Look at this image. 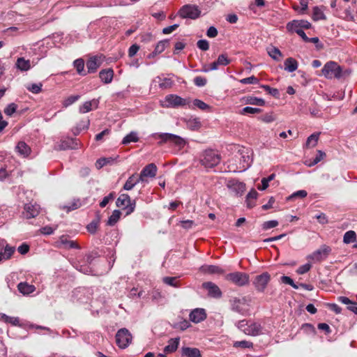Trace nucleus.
Returning a JSON list of instances; mask_svg holds the SVG:
<instances>
[{"label":"nucleus","instance_id":"obj_1","mask_svg":"<svg viewBox=\"0 0 357 357\" xmlns=\"http://www.w3.org/2000/svg\"><path fill=\"white\" fill-rule=\"evenodd\" d=\"M220 160V155L212 149L205 150L199 156L200 163L205 168H212L218 165Z\"/></svg>","mask_w":357,"mask_h":357},{"label":"nucleus","instance_id":"obj_2","mask_svg":"<svg viewBox=\"0 0 357 357\" xmlns=\"http://www.w3.org/2000/svg\"><path fill=\"white\" fill-rule=\"evenodd\" d=\"M231 310L242 315H248L250 310V304L245 297H234L230 300Z\"/></svg>","mask_w":357,"mask_h":357},{"label":"nucleus","instance_id":"obj_3","mask_svg":"<svg viewBox=\"0 0 357 357\" xmlns=\"http://www.w3.org/2000/svg\"><path fill=\"white\" fill-rule=\"evenodd\" d=\"M342 71L341 67L334 61L327 62L322 68L323 75L328 79L342 77Z\"/></svg>","mask_w":357,"mask_h":357},{"label":"nucleus","instance_id":"obj_4","mask_svg":"<svg viewBox=\"0 0 357 357\" xmlns=\"http://www.w3.org/2000/svg\"><path fill=\"white\" fill-rule=\"evenodd\" d=\"M116 343L121 349H126L132 342V336L129 331L123 328L119 329L116 334Z\"/></svg>","mask_w":357,"mask_h":357},{"label":"nucleus","instance_id":"obj_5","mask_svg":"<svg viewBox=\"0 0 357 357\" xmlns=\"http://www.w3.org/2000/svg\"><path fill=\"white\" fill-rule=\"evenodd\" d=\"M116 205L119 208L127 210L126 215H129L135 211L136 202L135 200L132 202L128 194H121L117 198Z\"/></svg>","mask_w":357,"mask_h":357},{"label":"nucleus","instance_id":"obj_6","mask_svg":"<svg viewBox=\"0 0 357 357\" xmlns=\"http://www.w3.org/2000/svg\"><path fill=\"white\" fill-rule=\"evenodd\" d=\"M271 280V275L268 272H264L255 277L252 284L258 292H264Z\"/></svg>","mask_w":357,"mask_h":357},{"label":"nucleus","instance_id":"obj_7","mask_svg":"<svg viewBox=\"0 0 357 357\" xmlns=\"http://www.w3.org/2000/svg\"><path fill=\"white\" fill-rule=\"evenodd\" d=\"M178 15L182 18L197 19L200 15V10L195 5L187 4L181 8Z\"/></svg>","mask_w":357,"mask_h":357},{"label":"nucleus","instance_id":"obj_8","mask_svg":"<svg viewBox=\"0 0 357 357\" xmlns=\"http://www.w3.org/2000/svg\"><path fill=\"white\" fill-rule=\"evenodd\" d=\"M226 279L239 287L245 286L249 283V275L242 272L229 273L226 275Z\"/></svg>","mask_w":357,"mask_h":357},{"label":"nucleus","instance_id":"obj_9","mask_svg":"<svg viewBox=\"0 0 357 357\" xmlns=\"http://www.w3.org/2000/svg\"><path fill=\"white\" fill-rule=\"evenodd\" d=\"M80 146V142L75 138L66 137L61 139L60 142L55 146V149L59 151H65L68 149H77Z\"/></svg>","mask_w":357,"mask_h":357},{"label":"nucleus","instance_id":"obj_10","mask_svg":"<svg viewBox=\"0 0 357 357\" xmlns=\"http://www.w3.org/2000/svg\"><path fill=\"white\" fill-rule=\"evenodd\" d=\"M165 105H163L166 107H178L185 106L188 103V101L177 95L169 94L165 97Z\"/></svg>","mask_w":357,"mask_h":357},{"label":"nucleus","instance_id":"obj_11","mask_svg":"<svg viewBox=\"0 0 357 357\" xmlns=\"http://www.w3.org/2000/svg\"><path fill=\"white\" fill-rule=\"evenodd\" d=\"M158 171L157 166L154 163H150L145 166L139 176V180L141 182H147V178H154L156 176Z\"/></svg>","mask_w":357,"mask_h":357},{"label":"nucleus","instance_id":"obj_12","mask_svg":"<svg viewBox=\"0 0 357 357\" xmlns=\"http://www.w3.org/2000/svg\"><path fill=\"white\" fill-rule=\"evenodd\" d=\"M331 251L330 247L326 245H322L320 249L314 251L312 255L307 257V259H310L315 261H321L327 258L328 254Z\"/></svg>","mask_w":357,"mask_h":357},{"label":"nucleus","instance_id":"obj_13","mask_svg":"<svg viewBox=\"0 0 357 357\" xmlns=\"http://www.w3.org/2000/svg\"><path fill=\"white\" fill-rule=\"evenodd\" d=\"M202 288L208 291V296L211 298H220L222 296L220 289L212 282H204Z\"/></svg>","mask_w":357,"mask_h":357},{"label":"nucleus","instance_id":"obj_14","mask_svg":"<svg viewBox=\"0 0 357 357\" xmlns=\"http://www.w3.org/2000/svg\"><path fill=\"white\" fill-rule=\"evenodd\" d=\"M24 211L23 213L25 218L26 219H30L36 217L39 214L40 207L36 203H29L24 205Z\"/></svg>","mask_w":357,"mask_h":357},{"label":"nucleus","instance_id":"obj_15","mask_svg":"<svg viewBox=\"0 0 357 357\" xmlns=\"http://www.w3.org/2000/svg\"><path fill=\"white\" fill-rule=\"evenodd\" d=\"M191 321L197 324L206 319V313L203 308H196L193 310L189 315Z\"/></svg>","mask_w":357,"mask_h":357},{"label":"nucleus","instance_id":"obj_16","mask_svg":"<svg viewBox=\"0 0 357 357\" xmlns=\"http://www.w3.org/2000/svg\"><path fill=\"white\" fill-rule=\"evenodd\" d=\"M102 61L100 57L97 56L90 58L86 62V68L89 73H95L97 69L100 66Z\"/></svg>","mask_w":357,"mask_h":357},{"label":"nucleus","instance_id":"obj_17","mask_svg":"<svg viewBox=\"0 0 357 357\" xmlns=\"http://www.w3.org/2000/svg\"><path fill=\"white\" fill-rule=\"evenodd\" d=\"M114 77V70L112 68L103 69L99 73V77L105 84L112 82Z\"/></svg>","mask_w":357,"mask_h":357},{"label":"nucleus","instance_id":"obj_18","mask_svg":"<svg viewBox=\"0 0 357 357\" xmlns=\"http://www.w3.org/2000/svg\"><path fill=\"white\" fill-rule=\"evenodd\" d=\"M181 357H202V354L197 348L182 347Z\"/></svg>","mask_w":357,"mask_h":357},{"label":"nucleus","instance_id":"obj_19","mask_svg":"<svg viewBox=\"0 0 357 357\" xmlns=\"http://www.w3.org/2000/svg\"><path fill=\"white\" fill-rule=\"evenodd\" d=\"M17 289L23 295H29L36 290V287L27 282H20L17 284Z\"/></svg>","mask_w":357,"mask_h":357},{"label":"nucleus","instance_id":"obj_20","mask_svg":"<svg viewBox=\"0 0 357 357\" xmlns=\"http://www.w3.org/2000/svg\"><path fill=\"white\" fill-rule=\"evenodd\" d=\"M261 331V326L260 324L257 323L251 324L248 326L245 329H243V332L250 335H258Z\"/></svg>","mask_w":357,"mask_h":357},{"label":"nucleus","instance_id":"obj_21","mask_svg":"<svg viewBox=\"0 0 357 357\" xmlns=\"http://www.w3.org/2000/svg\"><path fill=\"white\" fill-rule=\"evenodd\" d=\"M179 337L170 339L168 341V344L164 348V352L166 354H169L176 351L179 344Z\"/></svg>","mask_w":357,"mask_h":357},{"label":"nucleus","instance_id":"obj_22","mask_svg":"<svg viewBox=\"0 0 357 357\" xmlns=\"http://www.w3.org/2000/svg\"><path fill=\"white\" fill-rule=\"evenodd\" d=\"M200 269L202 272L210 274H222L224 273L220 267L215 265L202 266Z\"/></svg>","mask_w":357,"mask_h":357},{"label":"nucleus","instance_id":"obj_23","mask_svg":"<svg viewBox=\"0 0 357 357\" xmlns=\"http://www.w3.org/2000/svg\"><path fill=\"white\" fill-rule=\"evenodd\" d=\"M284 66L285 70L292 73L298 68V64L296 59L292 57H289L284 61Z\"/></svg>","mask_w":357,"mask_h":357},{"label":"nucleus","instance_id":"obj_24","mask_svg":"<svg viewBox=\"0 0 357 357\" xmlns=\"http://www.w3.org/2000/svg\"><path fill=\"white\" fill-rule=\"evenodd\" d=\"M139 182H141L139 178H137L135 174H132L128 178L123 188L125 190H130Z\"/></svg>","mask_w":357,"mask_h":357},{"label":"nucleus","instance_id":"obj_25","mask_svg":"<svg viewBox=\"0 0 357 357\" xmlns=\"http://www.w3.org/2000/svg\"><path fill=\"white\" fill-rule=\"evenodd\" d=\"M16 68L21 71H27L31 68L29 60H26L24 57H20L17 59L15 63Z\"/></svg>","mask_w":357,"mask_h":357},{"label":"nucleus","instance_id":"obj_26","mask_svg":"<svg viewBox=\"0 0 357 357\" xmlns=\"http://www.w3.org/2000/svg\"><path fill=\"white\" fill-rule=\"evenodd\" d=\"M15 247L6 245L5 248L0 251V257L3 260L9 259L15 252Z\"/></svg>","mask_w":357,"mask_h":357},{"label":"nucleus","instance_id":"obj_27","mask_svg":"<svg viewBox=\"0 0 357 357\" xmlns=\"http://www.w3.org/2000/svg\"><path fill=\"white\" fill-rule=\"evenodd\" d=\"M155 81L159 83V87L162 89H169L174 84L171 78L165 77L162 79L159 76L156 77Z\"/></svg>","mask_w":357,"mask_h":357},{"label":"nucleus","instance_id":"obj_28","mask_svg":"<svg viewBox=\"0 0 357 357\" xmlns=\"http://www.w3.org/2000/svg\"><path fill=\"white\" fill-rule=\"evenodd\" d=\"M81 202L79 199H74L70 205H61L60 208L66 211L67 213L76 210L81 206Z\"/></svg>","mask_w":357,"mask_h":357},{"label":"nucleus","instance_id":"obj_29","mask_svg":"<svg viewBox=\"0 0 357 357\" xmlns=\"http://www.w3.org/2000/svg\"><path fill=\"white\" fill-rule=\"evenodd\" d=\"M319 132H314L310 135L307 141L305 142V147L306 148H313L315 147L317 144L319 137Z\"/></svg>","mask_w":357,"mask_h":357},{"label":"nucleus","instance_id":"obj_30","mask_svg":"<svg viewBox=\"0 0 357 357\" xmlns=\"http://www.w3.org/2000/svg\"><path fill=\"white\" fill-rule=\"evenodd\" d=\"M61 243L66 248H75L79 249L80 247L77 242L71 240H68L66 236H62L60 238Z\"/></svg>","mask_w":357,"mask_h":357},{"label":"nucleus","instance_id":"obj_31","mask_svg":"<svg viewBox=\"0 0 357 357\" xmlns=\"http://www.w3.org/2000/svg\"><path fill=\"white\" fill-rule=\"evenodd\" d=\"M246 104L263 106L265 105V100L262 98H257L255 96H247L245 98Z\"/></svg>","mask_w":357,"mask_h":357},{"label":"nucleus","instance_id":"obj_32","mask_svg":"<svg viewBox=\"0 0 357 357\" xmlns=\"http://www.w3.org/2000/svg\"><path fill=\"white\" fill-rule=\"evenodd\" d=\"M121 212L119 210H114L112 214L109 217L107 225L114 226L120 219Z\"/></svg>","mask_w":357,"mask_h":357},{"label":"nucleus","instance_id":"obj_33","mask_svg":"<svg viewBox=\"0 0 357 357\" xmlns=\"http://www.w3.org/2000/svg\"><path fill=\"white\" fill-rule=\"evenodd\" d=\"M258 195L257 192L252 189L246 197V202L248 207L252 208L255 206V200L257 199Z\"/></svg>","mask_w":357,"mask_h":357},{"label":"nucleus","instance_id":"obj_34","mask_svg":"<svg viewBox=\"0 0 357 357\" xmlns=\"http://www.w3.org/2000/svg\"><path fill=\"white\" fill-rule=\"evenodd\" d=\"M16 149L18 152L23 155H28L31 151L29 146L24 142H20L17 144Z\"/></svg>","mask_w":357,"mask_h":357},{"label":"nucleus","instance_id":"obj_35","mask_svg":"<svg viewBox=\"0 0 357 357\" xmlns=\"http://www.w3.org/2000/svg\"><path fill=\"white\" fill-rule=\"evenodd\" d=\"M268 54L275 61H280V58L282 56L280 50L275 47H272L268 49Z\"/></svg>","mask_w":357,"mask_h":357},{"label":"nucleus","instance_id":"obj_36","mask_svg":"<svg viewBox=\"0 0 357 357\" xmlns=\"http://www.w3.org/2000/svg\"><path fill=\"white\" fill-rule=\"evenodd\" d=\"M139 141V137L137 132H131L127 135L122 140L123 144H128L130 142H137Z\"/></svg>","mask_w":357,"mask_h":357},{"label":"nucleus","instance_id":"obj_37","mask_svg":"<svg viewBox=\"0 0 357 357\" xmlns=\"http://www.w3.org/2000/svg\"><path fill=\"white\" fill-rule=\"evenodd\" d=\"M73 64L78 74L82 75H86V73H84V61L82 59H76Z\"/></svg>","mask_w":357,"mask_h":357},{"label":"nucleus","instance_id":"obj_38","mask_svg":"<svg viewBox=\"0 0 357 357\" xmlns=\"http://www.w3.org/2000/svg\"><path fill=\"white\" fill-rule=\"evenodd\" d=\"M325 156L326 153L324 151L318 150L317 154L316 157L313 159V160L310 161L309 162H306L305 164L309 167L314 166L317 165L318 162H319L321 160H323Z\"/></svg>","mask_w":357,"mask_h":357},{"label":"nucleus","instance_id":"obj_39","mask_svg":"<svg viewBox=\"0 0 357 357\" xmlns=\"http://www.w3.org/2000/svg\"><path fill=\"white\" fill-rule=\"evenodd\" d=\"M312 19L314 21H318L320 20H326V15L324 12L317 6L313 8V14Z\"/></svg>","mask_w":357,"mask_h":357},{"label":"nucleus","instance_id":"obj_40","mask_svg":"<svg viewBox=\"0 0 357 357\" xmlns=\"http://www.w3.org/2000/svg\"><path fill=\"white\" fill-rule=\"evenodd\" d=\"M356 238V234L355 231H347L343 237V242L346 244L351 243L352 242H354Z\"/></svg>","mask_w":357,"mask_h":357},{"label":"nucleus","instance_id":"obj_41","mask_svg":"<svg viewBox=\"0 0 357 357\" xmlns=\"http://www.w3.org/2000/svg\"><path fill=\"white\" fill-rule=\"evenodd\" d=\"M169 40L167 39L160 40L158 42V43L156 45L155 47V54H160L162 53L166 48V47L169 45Z\"/></svg>","mask_w":357,"mask_h":357},{"label":"nucleus","instance_id":"obj_42","mask_svg":"<svg viewBox=\"0 0 357 357\" xmlns=\"http://www.w3.org/2000/svg\"><path fill=\"white\" fill-rule=\"evenodd\" d=\"M188 128L191 130H197L201 127V122L198 119H190L187 123Z\"/></svg>","mask_w":357,"mask_h":357},{"label":"nucleus","instance_id":"obj_43","mask_svg":"<svg viewBox=\"0 0 357 357\" xmlns=\"http://www.w3.org/2000/svg\"><path fill=\"white\" fill-rule=\"evenodd\" d=\"M275 174H271L266 178L261 179V185L258 187L259 190H264L268 187V183L275 178Z\"/></svg>","mask_w":357,"mask_h":357},{"label":"nucleus","instance_id":"obj_44","mask_svg":"<svg viewBox=\"0 0 357 357\" xmlns=\"http://www.w3.org/2000/svg\"><path fill=\"white\" fill-rule=\"evenodd\" d=\"M307 0H300V6H294V9L301 14H305L307 9Z\"/></svg>","mask_w":357,"mask_h":357},{"label":"nucleus","instance_id":"obj_45","mask_svg":"<svg viewBox=\"0 0 357 357\" xmlns=\"http://www.w3.org/2000/svg\"><path fill=\"white\" fill-rule=\"evenodd\" d=\"M171 142L173 143L175 146H178L179 149L183 148L186 144L184 139L176 135H174Z\"/></svg>","mask_w":357,"mask_h":357},{"label":"nucleus","instance_id":"obj_46","mask_svg":"<svg viewBox=\"0 0 357 357\" xmlns=\"http://www.w3.org/2000/svg\"><path fill=\"white\" fill-rule=\"evenodd\" d=\"M1 317L3 320L6 323H10L13 326L20 325V319L18 317H9L5 314H3Z\"/></svg>","mask_w":357,"mask_h":357},{"label":"nucleus","instance_id":"obj_47","mask_svg":"<svg viewBox=\"0 0 357 357\" xmlns=\"http://www.w3.org/2000/svg\"><path fill=\"white\" fill-rule=\"evenodd\" d=\"M261 112H262V110L259 108H255V107H251L248 106V107L243 108L242 110L240 112V114H243V115H245L247 114H253L261 113Z\"/></svg>","mask_w":357,"mask_h":357},{"label":"nucleus","instance_id":"obj_48","mask_svg":"<svg viewBox=\"0 0 357 357\" xmlns=\"http://www.w3.org/2000/svg\"><path fill=\"white\" fill-rule=\"evenodd\" d=\"M79 98H80L79 95L70 96L63 100V106L64 107H68V106L71 105L72 104L75 102L77 100H78L79 99Z\"/></svg>","mask_w":357,"mask_h":357},{"label":"nucleus","instance_id":"obj_49","mask_svg":"<svg viewBox=\"0 0 357 357\" xmlns=\"http://www.w3.org/2000/svg\"><path fill=\"white\" fill-rule=\"evenodd\" d=\"M261 87L274 98H278L280 97V92L278 89L271 88L268 85H261Z\"/></svg>","mask_w":357,"mask_h":357},{"label":"nucleus","instance_id":"obj_50","mask_svg":"<svg viewBox=\"0 0 357 357\" xmlns=\"http://www.w3.org/2000/svg\"><path fill=\"white\" fill-rule=\"evenodd\" d=\"M155 135H158V137L161 139V142H159V144H162V143H165L167 142H170L172 140V137L174 136V134L171 133H160V134H155Z\"/></svg>","mask_w":357,"mask_h":357},{"label":"nucleus","instance_id":"obj_51","mask_svg":"<svg viewBox=\"0 0 357 357\" xmlns=\"http://www.w3.org/2000/svg\"><path fill=\"white\" fill-rule=\"evenodd\" d=\"M43 84L41 83L31 84L26 86L28 91L33 93H39L42 91Z\"/></svg>","mask_w":357,"mask_h":357},{"label":"nucleus","instance_id":"obj_52","mask_svg":"<svg viewBox=\"0 0 357 357\" xmlns=\"http://www.w3.org/2000/svg\"><path fill=\"white\" fill-rule=\"evenodd\" d=\"M162 281L165 284L174 287H178L179 284L176 282V277H165L162 278Z\"/></svg>","mask_w":357,"mask_h":357},{"label":"nucleus","instance_id":"obj_53","mask_svg":"<svg viewBox=\"0 0 357 357\" xmlns=\"http://www.w3.org/2000/svg\"><path fill=\"white\" fill-rule=\"evenodd\" d=\"M84 124L82 127H77L73 128L72 131L74 135H77L80 133V132L83 130H86L89 128L90 121L89 119H85L84 121H83Z\"/></svg>","mask_w":357,"mask_h":357},{"label":"nucleus","instance_id":"obj_54","mask_svg":"<svg viewBox=\"0 0 357 357\" xmlns=\"http://www.w3.org/2000/svg\"><path fill=\"white\" fill-rule=\"evenodd\" d=\"M287 29L289 31H293V32H296V30H301L298 20H294L292 22H289L287 24Z\"/></svg>","mask_w":357,"mask_h":357},{"label":"nucleus","instance_id":"obj_55","mask_svg":"<svg viewBox=\"0 0 357 357\" xmlns=\"http://www.w3.org/2000/svg\"><path fill=\"white\" fill-rule=\"evenodd\" d=\"M17 105L14 103H10L7 105V107L4 109V113L9 116H11L17 110Z\"/></svg>","mask_w":357,"mask_h":357},{"label":"nucleus","instance_id":"obj_56","mask_svg":"<svg viewBox=\"0 0 357 357\" xmlns=\"http://www.w3.org/2000/svg\"><path fill=\"white\" fill-rule=\"evenodd\" d=\"M281 282L291 286L294 289H298V285L295 284L294 280L289 276L283 275L280 278Z\"/></svg>","mask_w":357,"mask_h":357},{"label":"nucleus","instance_id":"obj_57","mask_svg":"<svg viewBox=\"0 0 357 357\" xmlns=\"http://www.w3.org/2000/svg\"><path fill=\"white\" fill-rule=\"evenodd\" d=\"M115 198V192H111L108 195L105 196L102 200L100 202V206L104 208L107 206L109 201L113 200Z\"/></svg>","mask_w":357,"mask_h":357},{"label":"nucleus","instance_id":"obj_58","mask_svg":"<svg viewBox=\"0 0 357 357\" xmlns=\"http://www.w3.org/2000/svg\"><path fill=\"white\" fill-rule=\"evenodd\" d=\"M193 104L195 107H198L199 109L203 111L209 109L211 108L208 105L199 99H195L193 101Z\"/></svg>","mask_w":357,"mask_h":357},{"label":"nucleus","instance_id":"obj_59","mask_svg":"<svg viewBox=\"0 0 357 357\" xmlns=\"http://www.w3.org/2000/svg\"><path fill=\"white\" fill-rule=\"evenodd\" d=\"M259 82V79L255 77L254 75L243 78L240 80V82L244 84H257Z\"/></svg>","mask_w":357,"mask_h":357},{"label":"nucleus","instance_id":"obj_60","mask_svg":"<svg viewBox=\"0 0 357 357\" xmlns=\"http://www.w3.org/2000/svg\"><path fill=\"white\" fill-rule=\"evenodd\" d=\"M307 195V192L306 190H301L294 192L289 197H287V200H291L294 198H304Z\"/></svg>","mask_w":357,"mask_h":357},{"label":"nucleus","instance_id":"obj_61","mask_svg":"<svg viewBox=\"0 0 357 357\" xmlns=\"http://www.w3.org/2000/svg\"><path fill=\"white\" fill-rule=\"evenodd\" d=\"M252 342L246 340L236 341L234 343V347L252 348Z\"/></svg>","mask_w":357,"mask_h":357},{"label":"nucleus","instance_id":"obj_62","mask_svg":"<svg viewBox=\"0 0 357 357\" xmlns=\"http://www.w3.org/2000/svg\"><path fill=\"white\" fill-rule=\"evenodd\" d=\"M95 102L93 101H86L79 107V112L81 113H86L92 110V104Z\"/></svg>","mask_w":357,"mask_h":357},{"label":"nucleus","instance_id":"obj_63","mask_svg":"<svg viewBox=\"0 0 357 357\" xmlns=\"http://www.w3.org/2000/svg\"><path fill=\"white\" fill-rule=\"evenodd\" d=\"M217 61L220 66H224L229 64L231 61L230 59H228L227 56L225 54L219 55Z\"/></svg>","mask_w":357,"mask_h":357},{"label":"nucleus","instance_id":"obj_64","mask_svg":"<svg viewBox=\"0 0 357 357\" xmlns=\"http://www.w3.org/2000/svg\"><path fill=\"white\" fill-rule=\"evenodd\" d=\"M197 46L202 51H207L209 49V43L205 39H202L197 41Z\"/></svg>","mask_w":357,"mask_h":357}]
</instances>
